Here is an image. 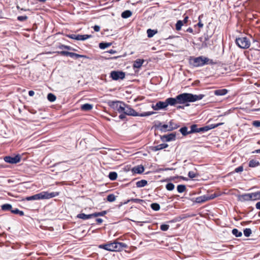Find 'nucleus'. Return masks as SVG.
<instances>
[{"instance_id":"nucleus-1","label":"nucleus","mask_w":260,"mask_h":260,"mask_svg":"<svg viewBox=\"0 0 260 260\" xmlns=\"http://www.w3.org/2000/svg\"><path fill=\"white\" fill-rule=\"evenodd\" d=\"M204 96L205 95L203 94L196 95L189 93H183L178 94L175 98H171V99L174 100L173 106H175L177 104H184L186 103L194 102L202 100Z\"/></svg>"},{"instance_id":"nucleus-2","label":"nucleus","mask_w":260,"mask_h":260,"mask_svg":"<svg viewBox=\"0 0 260 260\" xmlns=\"http://www.w3.org/2000/svg\"><path fill=\"white\" fill-rule=\"evenodd\" d=\"M189 63L193 67H199L205 64H212L213 61L208 57L201 56L197 57H190L188 60Z\"/></svg>"},{"instance_id":"nucleus-3","label":"nucleus","mask_w":260,"mask_h":260,"mask_svg":"<svg viewBox=\"0 0 260 260\" xmlns=\"http://www.w3.org/2000/svg\"><path fill=\"white\" fill-rule=\"evenodd\" d=\"M126 247V244L115 241L105 244H101L99 246V248L101 249L110 251H120Z\"/></svg>"},{"instance_id":"nucleus-4","label":"nucleus","mask_w":260,"mask_h":260,"mask_svg":"<svg viewBox=\"0 0 260 260\" xmlns=\"http://www.w3.org/2000/svg\"><path fill=\"white\" fill-rule=\"evenodd\" d=\"M59 194L57 192H48L47 191H42L39 193L34 194L31 196L25 198V200L27 201L32 200H39L43 199H49L53 197H56Z\"/></svg>"},{"instance_id":"nucleus-5","label":"nucleus","mask_w":260,"mask_h":260,"mask_svg":"<svg viewBox=\"0 0 260 260\" xmlns=\"http://www.w3.org/2000/svg\"><path fill=\"white\" fill-rule=\"evenodd\" d=\"M122 113L126 115L132 116H140L146 117L150 116L155 113L154 112H145L142 113L137 112L134 109H133L129 105L125 104L124 110Z\"/></svg>"},{"instance_id":"nucleus-6","label":"nucleus","mask_w":260,"mask_h":260,"mask_svg":"<svg viewBox=\"0 0 260 260\" xmlns=\"http://www.w3.org/2000/svg\"><path fill=\"white\" fill-rule=\"evenodd\" d=\"M174 101L171 98L167 99L165 101H159L155 105H152V108L154 110L158 111L165 109L169 105L173 106Z\"/></svg>"},{"instance_id":"nucleus-7","label":"nucleus","mask_w":260,"mask_h":260,"mask_svg":"<svg viewBox=\"0 0 260 260\" xmlns=\"http://www.w3.org/2000/svg\"><path fill=\"white\" fill-rule=\"evenodd\" d=\"M108 104L110 108L119 113H122L124 110L125 103L122 101H109Z\"/></svg>"},{"instance_id":"nucleus-8","label":"nucleus","mask_w":260,"mask_h":260,"mask_svg":"<svg viewBox=\"0 0 260 260\" xmlns=\"http://www.w3.org/2000/svg\"><path fill=\"white\" fill-rule=\"evenodd\" d=\"M235 43L239 47L242 49L248 48L250 46V42L246 37L237 38Z\"/></svg>"},{"instance_id":"nucleus-9","label":"nucleus","mask_w":260,"mask_h":260,"mask_svg":"<svg viewBox=\"0 0 260 260\" xmlns=\"http://www.w3.org/2000/svg\"><path fill=\"white\" fill-rule=\"evenodd\" d=\"M4 160L7 163L15 164L19 162L20 161L21 157L18 154L14 156H6L4 157Z\"/></svg>"},{"instance_id":"nucleus-10","label":"nucleus","mask_w":260,"mask_h":260,"mask_svg":"<svg viewBox=\"0 0 260 260\" xmlns=\"http://www.w3.org/2000/svg\"><path fill=\"white\" fill-rule=\"evenodd\" d=\"M125 73L122 71H112L110 73V77L114 80L123 79L125 78Z\"/></svg>"},{"instance_id":"nucleus-11","label":"nucleus","mask_w":260,"mask_h":260,"mask_svg":"<svg viewBox=\"0 0 260 260\" xmlns=\"http://www.w3.org/2000/svg\"><path fill=\"white\" fill-rule=\"evenodd\" d=\"M176 139V134L174 133L164 135L161 137V140L163 141L170 142Z\"/></svg>"},{"instance_id":"nucleus-12","label":"nucleus","mask_w":260,"mask_h":260,"mask_svg":"<svg viewBox=\"0 0 260 260\" xmlns=\"http://www.w3.org/2000/svg\"><path fill=\"white\" fill-rule=\"evenodd\" d=\"M240 200L241 201H248L253 200L252 193H245L240 196Z\"/></svg>"},{"instance_id":"nucleus-13","label":"nucleus","mask_w":260,"mask_h":260,"mask_svg":"<svg viewBox=\"0 0 260 260\" xmlns=\"http://www.w3.org/2000/svg\"><path fill=\"white\" fill-rule=\"evenodd\" d=\"M168 147V145L167 144L162 143L155 146H152L151 149L153 151H156L167 148Z\"/></svg>"},{"instance_id":"nucleus-14","label":"nucleus","mask_w":260,"mask_h":260,"mask_svg":"<svg viewBox=\"0 0 260 260\" xmlns=\"http://www.w3.org/2000/svg\"><path fill=\"white\" fill-rule=\"evenodd\" d=\"M77 217L83 220H87L93 218V214H85L84 213H80L77 215Z\"/></svg>"},{"instance_id":"nucleus-15","label":"nucleus","mask_w":260,"mask_h":260,"mask_svg":"<svg viewBox=\"0 0 260 260\" xmlns=\"http://www.w3.org/2000/svg\"><path fill=\"white\" fill-rule=\"evenodd\" d=\"M228 92L226 89H219L214 91V94L217 96L224 95Z\"/></svg>"},{"instance_id":"nucleus-16","label":"nucleus","mask_w":260,"mask_h":260,"mask_svg":"<svg viewBox=\"0 0 260 260\" xmlns=\"http://www.w3.org/2000/svg\"><path fill=\"white\" fill-rule=\"evenodd\" d=\"M144 62V59H137L134 62L133 68H137V69L140 68L142 67Z\"/></svg>"},{"instance_id":"nucleus-17","label":"nucleus","mask_w":260,"mask_h":260,"mask_svg":"<svg viewBox=\"0 0 260 260\" xmlns=\"http://www.w3.org/2000/svg\"><path fill=\"white\" fill-rule=\"evenodd\" d=\"M144 168L142 165L137 166L136 167H135L133 169V171L135 173H137V174H141L144 172Z\"/></svg>"},{"instance_id":"nucleus-18","label":"nucleus","mask_w":260,"mask_h":260,"mask_svg":"<svg viewBox=\"0 0 260 260\" xmlns=\"http://www.w3.org/2000/svg\"><path fill=\"white\" fill-rule=\"evenodd\" d=\"M207 201L206 194L198 197L195 199L194 202L196 203H203Z\"/></svg>"},{"instance_id":"nucleus-19","label":"nucleus","mask_w":260,"mask_h":260,"mask_svg":"<svg viewBox=\"0 0 260 260\" xmlns=\"http://www.w3.org/2000/svg\"><path fill=\"white\" fill-rule=\"evenodd\" d=\"M179 127V125L175 123L173 120L169 122V131H172L177 129Z\"/></svg>"},{"instance_id":"nucleus-20","label":"nucleus","mask_w":260,"mask_h":260,"mask_svg":"<svg viewBox=\"0 0 260 260\" xmlns=\"http://www.w3.org/2000/svg\"><path fill=\"white\" fill-rule=\"evenodd\" d=\"M91 37V35H77V40L84 41Z\"/></svg>"},{"instance_id":"nucleus-21","label":"nucleus","mask_w":260,"mask_h":260,"mask_svg":"<svg viewBox=\"0 0 260 260\" xmlns=\"http://www.w3.org/2000/svg\"><path fill=\"white\" fill-rule=\"evenodd\" d=\"M93 108V105L90 104H85L81 106V109L83 111H89Z\"/></svg>"},{"instance_id":"nucleus-22","label":"nucleus","mask_w":260,"mask_h":260,"mask_svg":"<svg viewBox=\"0 0 260 260\" xmlns=\"http://www.w3.org/2000/svg\"><path fill=\"white\" fill-rule=\"evenodd\" d=\"M69 56L72 58H88V57L86 55H80L74 52L70 53Z\"/></svg>"},{"instance_id":"nucleus-23","label":"nucleus","mask_w":260,"mask_h":260,"mask_svg":"<svg viewBox=\"0 0 260 260\" xmlns=\"http://www.w3.org/2000/svg\"><path fill=\"white\" fill-rule=\"evenodd\" d=\"M260 165V163L258 161L255 159H251L249 161L248 166L250 168L256 167Z\"/></svg>"},{"instance_id":"nucleus-24","label":"nucleus","mask_w":260,"mask_h":260,"mask_svg":"<svg viewBox=\"0 0 260 260\" xmlns=\"http://www.w3.org/2000/svg\"><path fill=\"white\" fill-rule=\"evenodd\" d=\"M147 184V181L146 180H141L136 182V186L140 188L145 186Z\"/></svg>"},{"instance_id":"nucleus-25","label":"nucleus","mask_w":260,"mask_h":260,"mask_svg":"<svg viewBox=\"0 0 260 260\" xmlns=\"http://www.w3.org/2000/svg\"><path fill=\"white\" fill-rule=\"evenodd\" d=\"M158 127H159V129L161 132H166L167 131H169V125L166 124H162L161 123H159Z\"/></svg>"},{"instance_id":"nucleus-26","label":"nucleus","mask_w":260,"mask_h":260,"mask_svg":"<svg viewBox=\"0 0 260 260\" xmlns=\"http://www.w3.org/2000/svg\"><path fill=\"white\" fill-rule=\"evenodd\" d=\"M132 15V12L130 10H125L121 14V17L123 18H127L131 17Z\"/></svg>"},{"instance_id":"nucleus-27","label":"nucleus","mask_w":260,"mask_h":260,"mask_svg":"<svg viewBox=\"0 0 260 260\" xmlns=\"http://www.w3.org/2000/svg\"><path fill=\"white\" fill-rule=\"evenodd\" d=\"M179 131L183 136H186L188 134H190L189 131H188V128L186 126L181 127Z\"/></svg>"},{"instance_id":"nucleus-28","label":"nucleus","mask_w":260,"mask_h":260,"mask_svg":"<svg viewBox=\"0 0 260 260\" xmlns=\"http://www.w3.org/2000/svg\"><path fill=\"white\" fill-rule=\"evenodd\" d=\"M108 177L111 180L114 181L117 177V174L115 172H111L109 173Z\"/></svg>"},{"instance_id":"nucleus-29","label":"nucleus","mask_w":260,"mask_h":260,"mask_svg":"<svg viewBox=\"0 0 260 260\" xmlns=\"http://www.w3.org/2000/svg\"><path fill=\"white\" fill-rule=\"evenodd\" d=\"M232 234L236 237H240L242 235V233L241 232L239 231L237 229H233L232 231Z\"/></svg>"},{"instance_id":"nucleus-30","label":"nucleus","mask_w":260,"mask_h":260,"mask_svg":"<svg viewBox=\"0 0 260 260\" xmlns=\"http://www.w3.org/2000/svg\"><path fill=\"white\" fill-rule=\"evenodd\" d=\"M199 132V128L197 127V125L196 124H192L190 127V131H189L190 134Z\"/></svg>"},{"instance_id":"nucleus-31","label":"nucleus","mask_w":260,"mask_h":260,"mask_svg":"<svg viewBox=\"0 0 260 260\" xmlns=\"http://www.w3.org/2000/svg\"><path fill=\"white\" fill-rule=\"evenodd\" d=\"M177 191L179 193L183 192L186 189V186L185 185H178L177 187Z\"/></svg>"},{"instance_id":"nucleus-32","label":"nucleus","mask_w":260,"mask_h":260,"mask_svg":"<svg viewBox=\"0 0 260 260\" xmlns=\"http://www.w3.org/2000/svg\"><path fill=\"white\" fill-rule=\"evenodd\" d=\"M156 32V30L151 29H148L147 30V36L148 38H152Z\"/></svg>"},{"instance_id":"nucleus-33","label":"nucleus","mask_w":260,"mask_h":260,"mask_svg":"<svg viewBox=\"0 0 260 260\" xmlns=\"http://www.w3.org/2000/svg\"><path fill=\"white\" fill-rule=\"evenodd\" d=\"M2 209L3 210H11L12 209V206L9 204H4L2 206Z\"/></svg>"},{"instance_id":"nucleus-34","label":"nucleus","mask_w":260,"mask_h":260,"mask_svg":"<svg viewBox=\"0 0 260 260\" xmlns=\"http://www.w3.org/2000/svg\"><path fill=\"white\" fill-rule=\"evenodd\" d=\"M111 45V43H100L99 44V47L102 49H105L106 48Z\"/></svg>"},{"instance_id":"nucleus-35","label":"nucleus","mask_w":260,"mask_h":260,"mask_svg":"<svg viewBox=\"0 0 260 260\" xmlns=\"http://www.w3.org/2000/svg\"><path fill=\"white\" fill-rule=\"evenodd\" d=\"M11 212L14 214H19L20 216L24 215L23 211L19 210L18 208L12 209Z\"/></svg>"},{"instance_id":"nucleus-36","label":"nucleus","mask_w":260,"mask_h":260,"mask_svg":"<svg viewBox=\"0 0 260 260\" xmlns=\"http://www.w3.org/2000/svg\"><path fill=\"white\" fill-rule=\"evenodd\" d=\"M47 99L49 101L53 102L56 100V96L53 93H49L47 95Z\"/></svg>"},{"instance_id":"nucleus-37","label":"nucleus","mask_w":260,"mask_h":260,"mask_svg":"<svg viewBox=\"0 0 260 260\" xmlns=\"http://www.w3.org/2000/svg\"><path fill=\"white\" fill-rule=\"evenodd\" d=\"M151 208L154 211H158L160 209V206L158 204L154 203L151 204Z\"/></svg>"},{"instance_id":"nucleus-38","label":"nucleus","mask_w":260,"mask_h":260,"mask_svg":"<svg viewBox=\"0 0 260 260\" xmlns=\"http://www.w3.org/2000/svg\"><path fill=\"white\" fill-rule=\"evenodd\" d=\"M252 194L253 201L260 200V190L255 192H253Z\"/></svg>"},{"instance_id":"nucleus-39","label":"nucleus","mask_w":260,"mask_h":260,"mask_svg":"<svg viewBox=\"0 0 260 260\" xmlns=\"http://www.w3.org/2000/svg\"><path fill=\"white\" fill-rule=\"evenodd\" d=\"M106 211H103L102 212H95L93 214V217H98V216H103L107 214Z\"/></svg>"},{"instance_id":"nucleus-40","label":"nucleus","mask_w":260,"mask_h":260,"mask_svg":"<svg viewBox=\"0 0 260 260\" xmlns=\"http://www.w3.org/2000/svg\"><path fill=\"white\" fill-rule=\"evenodd\" d=\"M143 201L142 200L139 199H131L128 200L126 202H125L124 203V204H127L129 202H133L136 203H141Z\"/></svg>"},{"instance_id":"nucleus-41","label":"nucleus","mask_w":260,"mask_h":260,"mask_svg":"<svg viewBox=\"0 0 260 260\" xmlns=\"http://www.w3.org/2000/svg\"><path fill=\"white\" fill-rule=\"evenodd\" d=\"M107 200L109 202H112L115 201L116 197L113 194H110L107 197Z\"/></svg>"},{"instance_id":"nucleus-42","label":"nucleus","mask_w":260,"mask_h":260,"mask_svg":"<svg viewBox=\"0 0 260 260\" xmlns=\"http://www.w3.org/2000/svg\"><path fill=\"white\" fill-rule=\"evenodd\" d=\"M183 21L181 20H178L177 21L176 24V29L177 30H180L181 28V27L183 26Z\"/></svg>"},{"instance_id":"nucleus-43","label":"nucleus","mask_w":260,"mask_h":260,"mask_svg":"<svg viewBox=\"0 0 260 260\" xmlns=\"http://www.w3.org/2000/svg\"><path fill=\"white\" fill-rule=\"evenodd\" d=\"M251 230L249 228H246L244 230L243 233L245 237H249L251 234Z\"/></svg>"},{"instance_id":"nucleus-44","label":"nucleus","mask_w":260,"mask_h":260,"mask_svg":"<svg viewBox=\"0 0 260 260\" xmlns=\"http://www.w3.org/2000/svg\"><path fill=\"white\" fill-rule=\"evenodd\" d=\"M175 186L172 183H168L166 185V188L168 190L171 191L174 189Z\"/></svg>"},{"instance_id":"nucleus-45","label":"nucleus","mask_w":260,"mask_h":260,"mask_svg":"<svg viewBox=\"0 0 260 260\" xmlns=\"http://www.w3.org/2000/svg\"><path fill=\"white\" fill-rule=\"evenodd\" d=\"M203 17V15L202 14L200 15L198 17L199 22L197 23V25L199 26L200 28H202L204 26L203 23L201 21V18Z\"/></svg>"},{"instance_id":"nucleus-46","label":"nucleus","mask_w":260,"mask_h":260,"mask_svg":"<svg viewBox=\"0 0 260 260\" xmlns=\"http://www.w3.org/2000/svg\"><path fill=\"white\" fill-rule=\"evenodd\" d=\"M169 228V225L166 224H162L160 225V229L162 231H167Z\"/></svg>"},{"instance_id":"nucleus-47","label":"nucleus","mask_w":260,"mask_h":260,"mask_svg":"<svg viewBox=\"0 0 260 260\" xmlns=\"http://www.w3.org/2000/svg\"><path fill=\"white\" fill-rule=\"evenodd\" d=\"M28 17L27 16H19L17 17V20L21 22L26 21Z\"/></svg>"},{"instance_id":"nucleus-48","label":"nucleus","mask_w":260,"mask_h":260,"mask_svg":"<svg viewBox=\"0 0 260 260\" xmlns=\"http://www.w3.org/2000/svg\"><path fill=\"white\" fill-rule=\"evenodd\" d=\"M206 197H207V201H209V200L214 199V198L217 197V196L215 193H214V194H206Z\"/></svg>"},{"instance_id":"nucleus-49","label":"nucleus","mask_w":260,"mask_h":260,"mask_svg":"<svg viewBox=\"0 0 260 260\" xmlns=\"http://www.w3.org/2000/svg\"><path fill=\"white\" fill-rule=\"evenodd\" d=\"M70 52L66 51H58L57 53L60 55L62 56H69L70 55Z\"/></svg>"},{"instance_id":"nucleus-50","label":"nucleus","mask_w":260,"mask_h":260,"mask_svg":"<svg viewBox=\"0 0 260 260\" xmlns=\"http://www.w3.org/2000/svg\"><path fill=\"white\" fill-rule=\"evenodd\" d=\"M209 130H210V128H209V126L208 125H207V126H205L199 128V132H207V131H208Z\"/></svg>"},{"instance_id":"nucleus-51","label":"nucleus","mask_w":260,"mask_h":260,"mask_svg":"<svg viewBox=\"0 0 260 260\" xmlns=\"http://www.w3.org/2000/svg\"><path fill=\"white\" fill-rule=\"evenodd\" d=\"M188 176L191 179H193L197 176L196 174L193 171H189L188 172Z\"/></svg>"},{"instance_id":"nucleus-52","label":"nucleus","mask_w":260,"mask_h":260,"mask_svg":"<svg viewBox=\"0 0 260 260\" xmlns=\"http://www.w3.org/2000/svg\"><path fill=\"white\" fill-rule=\"evenodd\" d=\"M58 48L59 49H67V50H71V47L70 46H67V45H60Z\"/></svg>"},{"instance_id":"nucleus-53","label":"nucleus","mask_w":260,"mask_h":260,"mask_svg":"<svg viewBox=\"0 0 260 260\" xmlns=\"http://www.w3.org/2000/svg\"><path fill=\"white\" fill-rule=\"evenodd\" d=\"M252 125L256 127H260V121H258V120L253 121L252 122Z\"/></svg>"},{"instance_id":"nucleus-54","label":"nucleus","mask_w":260,"mask_h":260,"mask_svg":"<svg viewBox=\"0 0 260 260\" xmlns=\"http://www.w3.org/2000/svg\"><path fill=\"white\" fill-rule=\"evenodd\" d=\"M243 171V166H241L235 169V172L236 173L241 172Z\"/></svg>"},{"instance_id":"nucleus-55","label":"nucleus","mask_w":260,"mask_h":260,"mask_svg":"<svg viewBox=\"0 0 260 260\" xmlns=\"http://www.w3.org/2000/svg\"><path fill=\"white\" fill-rule=\"evenodd\" d=\"M77 35H75V34H70V35H68L67 36L68 38H69L70 39H72L77 40Z\"/></svg>"},{"instance_id":"nucleus-56","label":"nucleus","mask_w":260,"mask_h":260,"mask_svg":"<svg viewBox=\"0 0 260 260\" xmlns=\"http://www.w3.org/2000/svg\"><path fill=\"white\" fill-rule=\"evenodd\" d=\"M93 28L94 30L96 32H98L100 30V27L99 25H94Z\"/></svg>"},{"instance_id":"nucleus-57","label":"nucleus","mask_w":260,"mask_h":260,"mask_svg":"<svg viewBox=\"0 0 260 260\" xmlns=\"http://www.w3.org/2000/svg\"><path fill=\"white\" fill-rule=\"evenodd\" d=\"M120 114L119 115V118L120 119H123L125 118V114H124V113H120Z\"/></svg>"},{"instance_id":"nucleus-58","label":"nucleus","mask_w":260,"mask_h":260,"mask_svg":"<svg viewBox=\"0 0 260 260\" xmlns=\"http://www.w3.org/2000/svg\"><path fill=\"white\" fill-rule=\"evenodd\" d=\"M209 126L210 129L216 128V124H211L208 125Z\"/></svg>"},{"instance_id":"nucleus-59","label":"nucleus","mask_w":260,"mask_h":260,"mask_svg":"<svg viewBox=\"0 0 260 260\" xmlns=\"http://www.w3.org/2000/svg\"><path fill=\"white\" fill-rule=\"evenodd\" d=\"M188 17L187 16H185L184 18V19L182 21H183V23H187V21H188Z\"/></svg>"},{"instance_id":"nucleus-60","label":"nucleus","mask_w":260,"mask_h":260,"mask_svg":"<svg viewBox=\"0 0 260 260\" xmlns=\"http://www.w3.org/2000/svg\"><path fill=\"white\" fill-rule=\"evenodd\" d=\"M173 170V168H165L160 169V170L164 171H168V170Z\"/></svg>"},{"instance_id":"nucleus-61","label":"nucleus","mask_w":260,"mask_h":260,"mask_svg":"<svg viewBox=\"0 0 260 260\" xmlns=\"http://www.w3.org/2000/svg\"><path fill=\"white\" fill-rule=\"evenodd\" d=\"M96 221L98 223L101 224L103 222V219H101V218H96Z\"/></svg>"},{"instance_id":"nucleus-62","label":"nucleus","mask_w":260,"mask_h":260,"mask_svg":"<svg viewBox=\"0 0 260 260\" xmlns=\"http://www.w3.org/2000/svg\"><path fill=\"white\" fill-rule=\"evenodd\" d=\"M35 92L33 90H29L28 91V95L30 96H32L34 95Z\"/></svg>"},{"instance_id":"nucleus-63","label":"nucleus","mask_w":260,"mask_h":260,"mask_svg":"<svg viewBox=\"0 0 260 260\" xmlns=\"http://www.w3.org/2000/svg\"><path fill=\"white\" fill-rule=\"evenodd\" d=\"M255 207L257 209L260 210V202H258L256 204Z\"/></svg>"},{"instance_id":"nucleus-64","label":"nucleus","mask_w":260,"mask_h":260,"mask_svg":"<svg viewBox=\"0 0 260 260\" xmlns=\"http://www.w3.org/2000/svg\"><path fill=\"white\" fill-rule=\"evenodd\" d=\"M186 31L190 33H193V29L191 27H189L187 29Z\"/></svg>"}]
</instances>
